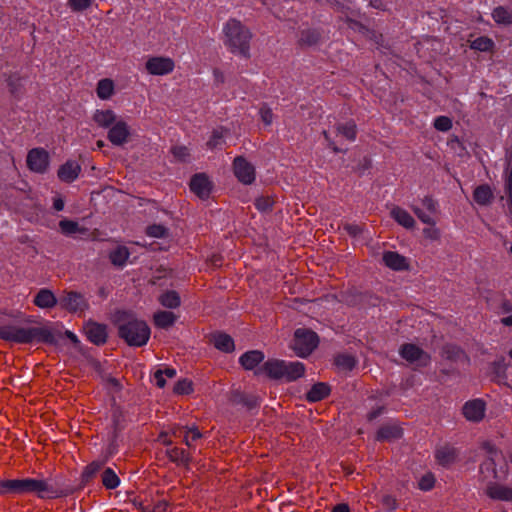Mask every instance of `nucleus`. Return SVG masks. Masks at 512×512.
Returning <instances> with one entry per match:
<instances>
[{
	"label": "nucleus",
	"instance_id": "1",
	"mask_svg": "<svg viewBox=\"0 0 512 512\" xmlns=\"http://www.w3.org/2000/svg\"><path fill=\"white\" fill-rule=\"evenodd\" d=\"M2 486L8 490V494H33L39 499H56L66 495L62 489L53 485L49 479H6L3 480Z\"/></svg>",
	"mask_w": 512,
	"mask_h": 512
},
{
	"label": "nucleus",
	"instance_id": "2",
	"mask_svg": "<svg viewBox=\"0 0 512 512\" xmlns=\"http://www.w3.org/2000/svg\"><path fill=\"white\" fill-rule=\"evenodd\" d=\"M115 324L118 328L119 337L129 346L142 347L150 338V328L143 320L138 319L132 313L117 311Z\"/></svg>",
	"mask_w": 512,
	"mask_h": 512
},
{
	"label": "nucleus",
	"instance_id": "3",
	"mask_svg": "<svg viewBox=\"0 0 512 512\" xmlns=\"http://www.w3.org/2000/svg\"><path fill=\"white\" fill-rule=\"evenodd\" d=\"M223 34L224 44L232 53L250 57L252 33L240 20L230 18L223 26Z\"/></svg>",
	"mask_w": 512,
	"mask_h": 512
},
{
	"label": "nucleus",
	"instance_id": "4",
	"mask_svg": "<svg viewBox=\"0 0 512 512\" xmlns=\"http://www.w3.org/2000/svg\"><path fill=\"white\" fill-rule=\"evenodd\" d=\"M318 345V336L315 332L299 328L294 333L292 349L297 356L305 358L312 353Z\"/></svg>",
	"mask_w": 512,
	"mask_h": 512
},
{
	"label": "nucleus",
	"instance_id": "5",
	"mask_svg": "<svg viewBox=\"0 0 512 512\" xmlns=\"http://www.w3.org/2000/svg\"><path fill=\"white\" fill-rule=\"evenodd\" d=\"M49 153L41 147L33 148L28 151L26 164L30 171L38 174H44L49 168Z\"/></svg>",
	"mask_w": 512,
	"mask_h": 512
},
{
	"label": "nucleus",
	"instance_id": "6",
	"mask_svg": "<svg viewBox=\"0 0 512 512\" xmlns=\"http://www.w3.org/2000/svg\"><path fill=\"white\" fill-rule=\"evenodd\" d=\"M232 168L237 180L244 185H251L256 178L255 167L243 156L234 158Z\"/></svg>",
	"mask_w": 512,
	"mask_h": 512
},
{
	"label": "nucleus",
	"instance_id": "7",
	"mask_svg": "<svg viewBox=\"0 0 512 512\" xmlns=\"http://www.w3.org/2000/svg\"><path fill=\"white\" fill-rule=\"evenodd\" d=\"M400 356L411 364L426 367L430 364L431 356L415 344H403L399 350Z\"/></svg>",
	"mask_w": 512,
	"mask_h": 512
},
{
	"label": "nucleus",
	"instance_id": "8",
	"mask_svg": "<svg viewBox=\"0 0 512 512\" xmlns=\"http://www.w3.org/2000/svg\"><path fill=\"white\" fill-rule=\"evenodd\" d=\"M145 68L151 75L162 76L170 74L175 68V63L169 57L154 56L148 58Z\"/></svg>",
	"mask_w": 512,
	"mask_h": 512
},
{
	"label": "nucleus",
	"instance_id": "9",
	"mask_svg": "<svg viewBox=\"0 0 512 512\" xmlns=\"http://www.w3.org/2000/svg\"><path fill=\"white\" fill-rule=\"evenodd\" d=\"M422 205L427 210V212L423 211L421 208L417 206H413L412 210L418 219L428 225L435 226L436 220L433 217L438 213V203L431 196H425L422 199Z\"/></svg>",
	"mask_w": 512,
	"mask_h": 512
},
{
	"label": "nucleus",
	"instance_id": "10",
	"mask_svg": "<svg viewBox=\"0 0 512 512\" xmlns=\"http://www.w3.org/2000/svg\"><path fill=\"white\" fill-rule=\"evenodd\" d=\"M59 304L69 312L84 311L88 307V303L84 296L75 291L66 292L60 298Z\"/></svg>",
	"mask_w": 512,
	"mask_h": 512
},
{
	"label": "nucleus",
	"instance_id": "11",
	"mask_svg": "<svg viewBox=\"0 0 512 512\" xmlns=\"http://www.w3.org/2000/svg\"><path fill=\"white\" fill-rule=\"evenodd\" d=\"M490 456L480 465V474L483 479H497L498 474L496 470V465L503 459V455L500 451H497L494 448H489L488 450Z\"/></svg>",
	"mask_w": 512,
	"mask_h": 512
},
{
	"label": "nucleus",
	"instance_id": "12",
	"mask_svg": "<svg viewBox=\"0 0 512 512\" xmlns=\"http://www.w3.org/2000/svg\"><path fill=\"white\" fill-rule=\"evenodd\" d=\"M25 344L32 342H41L46 344H55L56 337L52 330L46 327L26 328Z\"/></svg>",
	"mask_w": 512,
	"mask_h": 512
},
{
	"label": "nucleus",
	"instance_id": "13",
	"mask_svg": "<svg viewBox=\"0 0 512 512\" xmlns=\"http://www.w3.org/2000/svg\"><path fill=\"white\" fill-rule=\"evenodd\" d=\"M130 136L128 124L123 120L116 121L109 129L107 138L115 146L124 145Z\"/></svg>",
	"mask_w": 512,
	"mask_h": 512
},
{
	"label": "nucleus",
	"instance_id": "14",
	"mask_svg": "<svg viewBox=\"0 0 512 512\" xmlns=\"http://www.w3.org/2000/svg\"><path fill=\"white\" fill-rule=\"evenodd\" d=\"M486 411L485 402L481 399L467 401L462 408L464 417L471 422H480Z\"/></svg>",
	"mask_w": 512,
	"mask_h": 512
},
{
	"label": "nucleus",
	"instance_id": "15",
	"mask_svg": "<svg viewBox=\"0 0 512 512\" xmlns=\"http://www.w3.org/2000/svg\"><path fill=\"white\" fill-rule=\"evenodd\" d=\"M189 186L191 191L201 199L208 198L212 189V184L204 173L195 174L191 178Z\"/></svg>",
	"mask_w": 512,
	"mask_h": 512
},
{
	"label": "nucleus",
	"instance_id": "16",
	"mask_svg": "<svg viewBox=\"0 0 512 512\" xmlns=\"http://www.w3.org/2000/svg\"><path fill=\"white\" fill-rule=\"evenodd\" d=\"M87 339L95 345H103L107 341V327L104 324L88 322L85 325Z\"/></svg>",
	"mask_w": 512,
	"mask_h": 512
},
{
	"label": "nucleus",
	"instance_id": "17",
	"mask_svg": "<svg viewBox=\"0 0 512 512\" xmlns=\"http://www.w3.org/2000/svg\"><path fill=\"white\" fill-rule=\"evenodd\" d=\"M26 328L13 325L0 326V339L25 344Z\"/></svg>",
	"mask_w": 512,
	"mask_h": 512
},
{
	"label": "nucleus",
	"instance_id": "18",
	"mask_svg": "<svg viewBox=\"0 0 512 512\" xmlns=\"http://www.w3.org/2000/svg\"><path fill=\"white\" fill-rule=\"evenodd\" d=\"M384 264L395 271H403L409 268V262L406 257L402 256L398 252L385 251L382 256Z\"/></svg>",
	"mask_w": 512,
	"mask_h": 512
},
{
	"label": "nucleus",
	"instance_id": "19",
	"mask_svg": "<svg viewBox=\"0 0 512 512\" xmlns=\"http://www.w3.org/2000/svg\"><path fill=\"white\" fill-rule=\"evenodd\" d=\"M284 360L271 359L266 361L263 366L256 371V374L264 373L271 379L282 380Z\"/></svg>",
	"mask_w": 512,
	"mask_h": 512
},
{
	"label": "nucleus",
	"instance_id": "20",
	"mask_svg": "<svg viewBox=\"0 0 512 512\" xmlns=\"http://www.w3.org/2000/svg\"><path fill=\"white\" fill-rule=\"evenodd\" d=\"M142 512H168L169 502L164 498L134 501Z\"/></svg>",
	"mask_w": 512,
	"mask_h": 512
},
{
	"label": "nucleus",
	"instance_id": "21",
	"mask_svg": "<svg viewBox=\"0 0 512 512\" xmlns=\"http://www.w3.org/2000/svg\"><path fill=\"white\" fill-rule=\"evenodd\" d=\"M485 492L486 495L493 500L512 502V488L510 487L490 482L487 485Z\"/></svg>",
	"mask_w": 512,
	"mask_h": 512
},
{
	"label": "nucleus",
	"instance_id": "22",
	"mask_svg": "<svg viewBox=\"0 0 512 512\" xmlns=\"http://www.w3.org/2000/svg\"><path fill=\"white\" fill-rule=\"evenodd\" d=\"M305 373V366L299 361H284L282 380L286 382L295 381L301 378Z\"/></svg>",
	"mask_w": 512,
	"mask_h": 512
},
{
	"label": "nucleus",
	"instance_id": "23",
	"mask_svg": "<svg viewBox=\"0 0 512 512\" xmlns=\"http://www.w3.org/2000/svg\"><path fill=\"white\" fill-rule=\"evenodd\" d=\"M117 119V115L111 109H96L92 120L100 128H110Z\"/></svg>",
	"mask_w": 512,
	"mask_h": 512
},
{
	"label": "nucleus",
	"instance_id": "24",
	"mask_svg": "<svg viewBox=\"0 0 512 512\" xmlns=\"http://www.w3.org/2000/svg\"><path fill=\"white\" fill-rule=\"evenodd\" d=\"M33 303L39 308L50 309L56 306L57 299L51 290L42 288L35 295Z\"/></svg>",
	"mask_w": 512,
	"mask_h": 512
},
{
	"label": "nucleus",
	"instance_id": "25",
	"mask_svg": "<svg viewBox=\"0 0 512 512\" xmlns=\"http://www.w3.org/2000/svg\"><path fill=\"white\" fill-rule=\"evenodd\" d=\"M403 435V430L396 424H389L382 426L376 434V439L379 441H392L400 439Z\"/></svg>",
	"mask_w": 512,
	"mask_h": 512
},
{
	"label": "nucleus",
	"instance_id": "26",
	"mask_svg": "<svg viewBox=\"0 0 512 512\" xmlns=\"http://www.w3.org/2000/svg\"><path fill=\"white\" fill-rule=\"evenodd\" d=\"M265 356L262 351L259 350H251L245 352L239 358L240 364L246 370L254 369L258 364H260L264 360Z\"/></svg>",
	"mask_w": 512,
	"mask_h": 512
},
{
	"label": "nucleus",
	"instance_id": "27",
	"mask_svg": "<svg viewBox=\"0 0 512 512\" xmlns=\"http://www.w3.org/2000/svg\"><path fill=\"white\" fill-rule=\"evenodd\" d=\"M391 217L406 229H412L415 226L414 218L403 208L394 206L390 211Z\"/></svg>",
	"mask_w": 512,
	"mask_h": 512
},
{
	"label": "nucleus",
	"instance_id": "28",
	"mask_svg": "<svg viewBox=\"0 0 512 512\" xmlns=\"http://www.w3.org/2000/svg\"><path fill=\"white\" fill-rule=\"evenodd\" d=\"M331 392L330 386L324 382L314 384L306 394L309 402H318L329 396Z\"/></svg>",
	"mask_w": 512,
	"mask_h": 512
},
{
	"label": "nucleus",
	"instance_id": "29",
	"mask_svg": "<svg viewBox=\"0 0 512 512\" xmlns=\"http://www.w3.org/2000/svg\"><path fill=\"white\" fill-rule=\"evenodd\" d=\"M80 172V166L75 162H66L61 165L58 169L57 175L61 181L72 182L74 181Z\"/></svg>",
	"mask_w": 512,
	"mask_h": 512
},
{
	"label": "nucleus",
	"instance_id": "30",
	"mask_svg": "<svg viewBox=\"0 0 512 512\" xmlns=\"http://www.w3.org/2000/svg\"><path fill=\"white\" fill-rule=\"evenodd\" d=\"M212 343L216 349L225 353L232 352L235 348L232 337L226 333L218 332L213 334Z\"/></svg>",
	"mask_w": 512,
	"mask_h": 512
},
{
	"label": "nucleus",
	"instance_id": "31",
	"mask_svg": "<svg viewBox=\"0 0 512 512\" xmlns=\"http://www.w3.org/2000/svg\"><path fill=\"white\" fill-rule=\"evenodd\" d=\"M456 456V449L448 445L439 447L435 451V458L437 462L442 466H448L452 464L455 461Z\"/></svg>",
	"mask_w": 512,
	"mask_h": 512
},
{
	"label": "nucleus",
	"instance_id": "32",
	"mask_svg": "<svg viewBox=\"0 0 512 512\" xmlns=\"http://www.w3.org/2000/svg\"><path fill=\"white\" fill-rule=\"evenodd\" d=\"M115 93L114 81L110 78L100 79L96 86L97 97L101 100H109Z\"/></svg>",
	"mask_w": 512,
	"mask_h": 512
},
{
	"label": "nucleus",
	"instance_id": "33",
	"mask_svg": "<svg viewBox=\"0 0 512 512\" xmlns=\"http://www.w3.org/2000/svg\"><path fill=\"white\" fill-rule=\"evenodd\" d=\"M228 132L229 130L224 127L214 129L206 143L207 148L210 150L221 149L225 144V136Z\"/></svg>",
	"mask_w": 512,
	"mask_h": 512
},
{
	"label": "nucleus",
	"instance_id": "34",
	"mask_svg": "<svg viewBox=\"0 0 512 512\" xmlns=\"http://www.w3.org/2000/svg\"><path fill=\"white\" fill-rule=\"evenodd\" d=\"M474 201L482 206L488 205L493 199V192L489 185H480L473 192Z\"/></svg>",
	"mask_w": 512,
	"mask_h": 512
},
{
	"label": "nucleus",
	"instance_id": "35",
	"mask_svg": "<svg viewBox=\"0 0 512 512\" xmlns=\"http://www.w3.org/2000/svg\"><path fill=\"white\" fill-rule=\"evenodd\" d=\"M130 252L125 246H118L109 253V259L114 266L123 267L126 265Z\"/></svg>",
	"mask_w": 512,
	"mask_h": 512
},
{
	"label": "nucleus",
	"instance_id": "36",
	"mask_svg": "<svg viewBox=\"0 0 512 512\" xmlns=\"http://www.w3.org/2000/svg\"><path fill=\"white\" fill-rule=\"evenodd\" d=\"M167 456L170 461L176 463L177 465L188 466L191 457L189 453H187L184 449L178 447H172L167 450Z\"/></svg>",
	"mask_w": 512,
	"mask_h": 512
},
{
	"label": "nucleus",
	"instance_id": "37",
	"mask_svg": "<svg viewBox=\"0 0 512 512\" xmlns=\"http://www.w3.org/2000/svg\"><path fill=\"white\" fill-rule=\"evenodd\" d=\"M176 321V316L170 311H158L154 314V323L158 328L167 329Z\"/></svg>",
	"mask_w": 512,
	"mask_h": 512
},
{
	"label": "nucleus",
	"instance_id": "38",
	"mask_svg": "<svg viewBox=\"0 0 512 512\" xmlns=\"http://www.w3.org/2000/svg\"><path fill=\"white\" fill-rule=\"evenodd\" d=\"M336 131L339 135L343 136L349 141H354L357 136V127L354 121L350 120L346 123H341L336 126Z\"/></svg>",
	"mask_w": 512,
	"mask_h": 512
},
{
	"label": "nucleus",
	"instance_id": "39",
	"mask_svg": "<svg viewBox=\"0 0 512 512\" xmlns=\"http://www.w3.org/2000/svg\"><path fill=\"white\" fill-rule=\"evenodd\" d=\"M101 481L106 489H116L120 484V479L112 468H106L101 475Z\"/></svg>",
	"mask_w": 512,
	"mask_h": 512
},
{
	"label": "nucleus",
	"instance_id": "40",
	"mask_svg": "<svg viewBox=\"0 0 512 512\" xmlns=\"http://www.w3.org/2000/svg\"><path fill=\"white\" fill-rule=\"evenodd\" d=\"M159 302L162 306L171 309L177 308L181 303L179 294L173 290L161 294Z\"/></svg>",
	"mask_w": 512,
	"mask_h": 512
},
{
	"label": "nucleus",
	"instance_id": "41",
	"mask_svg": "<svg viewBox=\"0 0 512 512\" xmlns=\"http://www.w3.org/2000/svg\"><path fill=\"white\" fill-rule=\"evenodd\" d=\"M442 355L448 360L457 361L464 356V351L457 345L446 344L442 348Z\"/></svg>",
	"mask_w": 512,
	"mask_h": 512
},
{
	"label": "nucleus",
	"instance_id": "42",
	"mask_svg": "<svg viewBox=\"0 0 512 512\" xmlns=\"http://www.w3.org/2000/svg\"><path fill=\"white\" fill-rule=\"evenodd\" d=\"M492 17L497 23L512 24V11H509L502 6H499L493 10Z\"/></svg>",
	"mask_w": 512,
	"mask_h": 512
},
{
	"label": "nucleus",
	"instance_id": "43",
	"mask_svg": "<svg viewBox=\"0 0 512 512\" xmlns=\"http://www.w3.org/2000/svg\"><path fill=\"white\" fill-rule=\"evenodd\" d=\"M202 438V433L199 431V429L196 426L193 427H186V430L184 431V443L189 447H194V444L196 441Z\"/></svg>",
	"mask_w": 512,
	"mask_h": 512
},
{
	"label": "nucleus",
	"instance_id": "44",
	"mask_svg": "<svg viewBox=\"0 0 512 512\" xmlns=\"http://www.w3.org/2000/svg\"><path fill=\"white\" fill-rule=\"evenodd\" d=\"M494 46V42L485 36L478 37L475 40H473L470 44L471 49L481 51V52H487L492 50Z\"/></svg>",
	"mask_w": 512,
	"mask_h": 512
},
{
	"label": "nucleus",
	"instance_id": "45",
	"mask_svg": "<svg viewBox=\"0 0 512 512\" xmlns=\"http://www.w3.org/2000/svg\"><path fill=\"white\" fill-rule=\"evenodd\" d=\"M335 364L337 367L344 370H352L356 365V360L353 356L348 354H341L335 358Z\"/></svg>",
	"mask_w": 512,
	"mask_h": 512
},
{
	"label": "nucleus",
	"instance_id": "46",
	"mask_svg": "<svg viewBox=\"0 0 512 512\" xmlns=\"http://www.w3.org/2000/svg\"><path fill=\"white\" fill-rule=\"evenodd\" d=\"M493 373L495 374L497 380L505 381L507 379L506 371L508 369V365L505 363L504 358H501L492 364Z\"/></svg>",
	"mask_w": 512,
	"mask_h": 512
},
{
	"label": "nucleus",
	"instance_id": "47",
	"mask_svg": "<svg viewBox=\"0 0 512 512\" xmlns=\"http://www.w3.org/2000/svg\"><path fill=\"white\" fill-rule=\"evenodd\" d=\"M59 227L64 235H72L80 232L81 230L77 222L68 219L61 220L59 222Z\"/></svg>",
	"mask_w": 512,
	"mask_h": 512
},
{
	"label": "nucleus",
	"instance_id": "48",
	"mask_svg": "<svg viewBox=\"0 0 512 512\" xmlns=\"http://www.w3.org/2000/svg\"><path fill=\"white\" fill-rule=\"evenodd\" d=\"M146 234L154 238H164L168 236V229L160 224H153L147 227Z\"/></svg>",
	"mask_w": 512,
	"mask_h": 512
},
{
	"label": "nucleus",
	"instance_id": "49",
	"mask_svg": "<svg viewBox=\"0 0 512 512\" xmlns=\"http://www.w3.org/2000/svg\"><path fill=\"white\" fill-rule=\"evenodd\" d=\"M173 391L179 395L190 394L193 392L192 382L188 379H181L175 384Z\"/></svg>",
	"mask_w": 512,
	"mask_h": 512
},
{
	"label": "nucleus",
	"instance_id": "50",
	"mask_svg": "<svg viewBox=\"0 0 512 512\" xmlns=\"http://www.w3.org/2000/svg\"><path fill=\"white\" fill-rule=\"evenodd\" d=\"M320 39V34L315 30H305L302 31L300 42L306 45H314L316 44Z\"/></svg>",
	"mask_w": 512,
	"mask_h": 512
},
{
	"label": "nucleus",
	"instance_id": "51",
	"mask_svg": "<svg viewBox=\"0 0 512 512\" xmlns=\"http://www.w3.org/2000/svg\"><path fill=\"white\" fill-rule=\"evenodd\" d=\"M255 207L261 212H268L274 205V200L269 196H261L255 200Z\"/></svg>",
	"mask_w": 512,
	"mask_h": 512
},
{
	"label": "nucleus",
	"instance_id": "52",
	"mask_svg": "<svg viewBox=\"0 0 512 512\" xmlns=\"http://www.w3.org/2000/svg\"><path fill=\"white\" fill-rule=\"evenodd\" d=\"M433 125L438 131L447 132L452 128V120L447 116H438Z\"/></svg>",
	"mask_w": 512,
	"mask_h": 512
},
{
	"label": "nucleus",
	"instance_id": "53",
	"mask_svg": "<svg viewBox=\"0 0 512 512\" xmlns=\"http://www.w3.org/2000/svg\"><path fill=\"white\" fill-rule=\"evenodd\" d=\"M93 0H68L67 4L73 12H82L89 8Z\"/></svg>",
	"mask_w": 512,
	"mask_h": 512
},
{
	"label": "nucleus",
	"instance_id": "54",
	"mask_svg": "<svg viewBox=\"0 0 512 512\" xmlns=\"http://www.w3.org/2000/svg\"><path fill=\"white\" fill-rule=\"evenodd\" d=\"M171 153L175 159L181 162L187 161L190 156L189 149L186 146H174L171 148Z\"/></svg>",
	"mask_w": 512,
	"mask_h": 512
},
{
	"label": "nucleus",
	"instance_id": "55",
	"mask_svg": "<svg viewBox=\"0 0 512 512\" xmlns=\"http://www.w3.org/2000/svg\"><path fill=\"white\" fill-rule=\"evenodd\" d=\"M435 478L431 473H427L421 477L418 486L423 491H429L434 487Z\"/></svg>",
	"mask_w": 512,
	"mask_h": 512
},
{
	"label": "nucleus",
	"instance_id": "56",
	"mask_svg": "<svg viewBox=\"0 0 512 512\" xmlns=\"http://www.w3.org/2000/svg\"><path fill=\"white\" fill-rule=\"evenodd\" d=\"M259 115H260V118H261L262 122L265 125L268 126V125L272 124L274 115H273V112H272L271 108L268 107L266 104H264V105H262L260 107Z\"/></svg>",
	"mask_w": 512,
	"mask_h": 512
},
{
	"label": "nucleus",
	"instance_id": "57",
	"mask_svg": "<svg viewBox=\"0 0 512 512\" xmlns=\"http://www.w3.org/2000/svg\"><path fill=\"white\" fill-rule=\"evenodd\" d=\"M343 229L352 237H357L363 231V228L358 224L346 223Z\"/></svg>",
	"mask_w": 512,
	"mask_h": 512
},
{
	"label": "nucleus",
	"instance_id": "58",
	"mask_svg": "<svg viewBox=\"0 0 512 512\" xmlns=\"http://www.w3.org/2000/svg\"><path fill=\"white\" fill-rule=\"evenodd\" d=\"M101 467H102V463L94 461L86 466L84 475L86 477H92L95 473H97L101 469Z\"/></svg>",
	"mask_w": 512,
	"mask_h": 512
},
{
	"label": "nucleus",
	"instance_id": "59",
	"mask_svg": "<svg viewBox=\"0 0 512 512\" xmlns=\"http://www.w3.org/2000/svg\"><path fill=\"white\" fill-rule=\"evenodd\" d=\"M423 234L426 238L436 241L440 238V231L438 228L435 227H429L423 229Z\"/></svg>",
	"mask_w": 512,
	"mask_h": 512
},
{
	"label": "nucleus",
	"instance_id": "60",
	"mask_svg": "<svg viewBox=\"0 0 512 512\" xmlns=\"http://www.w3.org/2000/svg\"><path fill=\"white\" fill-rule=\"evenodd\" d=\"M154 379L156 382L157 387L163 388L166 384L165 376L162 373V370L159 369L154 373Z\"/></svg>",
	"mask_w": 512,
	"mask_h": 512
},
{
	"label": "nucleus",
	"instance_id": "61",
	"mask_svg": "<svg viewBox=\"0 0 512 512\" xmlns=\"http://www.w3.org/2000/svg\"><path fill=\"white\" fill-rule=\"evenodd\" d=\"M505 192L508 197V206H509L510 212L512 213V181L511 180L506 179Z\"/></svg>",
	"mask_w": 512,
	"mask_h": 512
},
{
	"label": "nucleus",
	"instance_id": "62",
	"mask_svg": "<svg viewBox=\"0 0 512 512\" xmlns=\"http://www.w3.org/2000/svg\"><path fill=\"white\" fill-rule=\"evenodd\" d=\"M384 412V407L383 406H378L374 409H372L368 414H367V419L368 421H373L375 420L376 418H378L382 413Z\"/></svg>",
	"mask_w": 512,
	"mask_h": 512
},
{
	"label": "nucleus",
	"instance_id": "63",
	"mask_svg": "<svg viewBox=\"0 0 512 512\" xmlns=\"http://www.w3.org/2000/svg\"><path fill=\"white\" fill-rule=\"evenodd\" d=\"M64 200L62 199V197L60 196H57L53 199V208L56 210V211H62L64 209Z\"/></svg>",
	"mask_w": 512,
	"mask_h": 512
},
{
	"label": "nucleus",
	"instance_id": "64",
	"mask_svg": "<svg viewBox=\"0 0 512 512\" xmlns=\"http://www.w3.org/2000/svg\"><path fill=\"white\" fill-rule=\"evenodd\" d=\"M331 512H350L349 506L345 503L337 504Z\"/></svg>",
	"mask_w": 512,
	"mask_h": 512
}]
</instances>
